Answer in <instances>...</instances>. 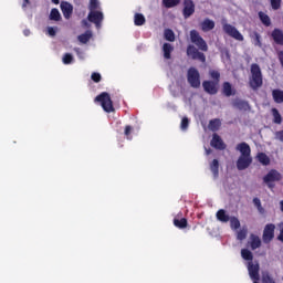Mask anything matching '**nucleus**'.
Instances as JSON below:
<instances>
[{"label": "nucleus", "mask_w": 283, "mask_h": 283, "mask_svg": "<svg viewBox=\"0 0 283 283\" xmlns=\"http://www.w3.org/2000/svg\"><path fill=\"white\" fill-rule=\"evenodd\" d=\"M216 28V22L213 20L206 19L201 22V30L203 32H209Z\"/></svg>", "instance_id": "dca6fc26"}, {"label": "nucleus", "mask_w": 283, "mask_h": 283, "mask_svg": "<svg viewBox=\"0 0 283 283\" xmlns=\"http://www.w3.org/2000/svg\"><path fill=\"white\" fill-rule=\"evenodd\" d=\"M241 256L243 260H247L248 262H253V253L248 249L241 250Z\"/></svg>", "instance_id": "5701e85b"}, {"label": "nucleus", "mask_w": 283, "mask_h": 283, "mask_svg": "<svg viewBox=\"0 0 283 283\" xmlns=\"http://www.w3.org/2000/svg\"><path fill=\"white\" fill-rule=\"evenodd\" d=\"M230 228L232 231H237V229H240V220L235 217H230Z\"/></svg>", "instance_id": "bb28decb"}, {"label": "nucleus", "mask_w": 283, "mask_h": 283, "mask_svg": "<svg viewBox=\"0 0 283 283\" xmlns=\"http://www.w3.org/2000/svg\"><path fill=\"white\" fill-rule=\"evenodd\" d=\"M164 36L166 41H176V35L174 34V31L167 29L164 33Z\"/></svg>", "instance_id": "58836bf2"}, {"label": "nucleus", "mask_w": 283, "mask_h": 283, "mask_svg": "<svg viewBox=\"0 0 283 283\" xmlns=\"http://www.w3.org/2000/svg\"><path fill=\"white\" fill-rule=\"evenodd\" d=\"M249 230L247 228H242L237 232V240H245Z\"/></svg>", "instance_id": "c9c22d12"}, {"label": "nucleus", "mask_w": 283, "mask_h": 283, "mask_svg": "<svg viewBox=\"0 0 283 283\" xmlns=\"http://www.w3.org/2000/svg\"><path fill=\"white\" fill-rule=\"evenodd\" d=\"M202 85H203L205 92H207L208 94H217L218 93V83L206 81V82H203Z\"/></svg>", "instance_id": "f8f14e48"}, {"label": "nucleus", "mask_w": 283, "mask_h": 283, "mask_svg": "<svg viewBox=\"0 0 283 283\" xmlns=\"http://www.w3.org/2000/svg\"><path fill=\"white\" fill-rule=\"evenodd\" d=\"M223 31L232 39H235V41H244V35H242V33H240L235 27L227 22L223 23Z\"/></svg>", "instance_id": "20e7f679"}, {"label": "nucleus", "mask_w": 283, "mask_h": 283, "mask_svg": "<svg viewBox=\"0 0 283 283\" xmlns=\"http://www.w3.org/2000/svg\"><path fill=\"white\" fill-rule=\"evenodd\" d=\"M25 1V3H28L29 2V0H24Z\"/></svg>", "instance_id": "052dcab7"}, {"label": "nucleus", "mask_w": 283, "mask_h": 283, "mask_svg": "<svg viewBox=\"0 0 283 283\" xmlns=\"http://www.w3.org/2000/svg\"><path fill=\"white\" fill-rule=\"evenodd\" d=\"M101 9V2L98 0H90V11H97Z\"/></svg>", "instance_id": "473e14b6"}, {"label": "nucleus", "mask_w": 283, "mask_h": 283, "mask_svg": "<svg viewBox=\"0 0 283 283\" xmlns=\"http://www.w3.org/2000/svg\"><path fill=\"white\" fill-rule=\"evenodd\" d=\"M282 180V174L280 171L272 169L268 175L263 177V182H266L268 187L273 188V182Z\"/></svg>", "instance_id": "39448f33"}, {"label": "nucleus", "mask_w": 283, "mask_h": 283, "mask_svg": "<svg viewBox=\"0 0 283 283\" xmlns=\"http://www.w3.org/2000/svg\"><path fill=\"white\" fill-rule=\"evenodd\" d=\"M275 138L276 140H281L283 143V130L276 132Z\"/></svg>", "instance_id": "de8ad7c7"}, {"label": "nucleus", "mask_w": 283, "mask_h": 283, "mask_svg": "<svg viewBox=\"0 0 283 283\" xmlns=\"http://www.w3.org/2000/svg\"><path fill=\"white\" fill-rule=\"evenodd\" d=\"M87 19L91 21V23L96 25L97 30H99L101 23H103L104 19L103 11H90Z\"/></svg>", "instance_id": "0eeeda50"}, {"label": "nucleus", "mask_w": 283, "mask_h": 283, "mask_svg": "<svg viewBox=\"0 0 283 283\" xmlns=\"http://www.w3.org/2000/svg\"><path fill=\"white\" fill-rule=\"evenodd\" d=\"M216 217H217V220H219V222H229V220H231V217H229V213H227V211L223 209L219 210Z\"/></svg>", "instance_id": "aec40b11"}, {"label": "nucleus", "mask_w": 283, "mask_h": 283, "mask_svg": "<svg viewBox=\"0 0 283 283\" xmlns=\"http://www.w3.org/2000/svg\"><path fill=\"white\" fill-rule=\"evenodd\" d=\"M233 105L234 107H237V109H247V107H249V104L247 102L240 99L235 101Z\"/></svg>", "instance_id": "4c0bfd02"}, {"label": "nucleus", "mask_w": 283, "mask_h": 283, "mask_svg": "<svg viewBox=\"0 0 283 283\" xmlns=\"http://www.w3.org/2000/svg\"><path fill=\"white\" fill-rule=\"evenodd\" d=\"M61 10L63 12L64 18L70 19V17H72V12H74V7H72V4L69 2H62Z\"/></svg>", "instance_id": "ddd939ff"}, {"label": "nucleus", "mask_w": 283, "mask_h": 283, "mask_svg": "<svg viewBox=\"0 0 283 283\" xmlns=\"http://www.w3.org/2000/svg\"><path fill=\"white\" fill-rule=\"evenodd\" d=\"M220 167V164L218 163V159H214L211 164H210V169L214 176V178H218V169Z\"/></svg>", "instance_id": "2f4dec72"}, {"label": "nucleus", "mask_w": 283, "mask_h": 283, "mask_svg": "<svg viewBox=\"0 0 283 283\" xmlns=\"http://www.w3.org/2000/svg\"><path fill=\"white\" fill-rule=\"evenodd\" d=\"M220 125H222L220 119H213L209 123V129H211V132H218L220 129Z\"/></svg>", "instance_id": "a878e982"}, {"label": "nucleus", "mask_w": 283, "mask_h": 283, "mask_svg": "<svg viewBox=\"0 0 283 283\" xmlns=\"http://www.w3.org/2000/svg\"><path fill=\"white\" fill-rule=\"evenodd\" d=\"M272 39L279 45H283V32L280 29H275L272 32Z\"/></svg>", "instance_id": "a211bd4d"}, {"label": "nucleus", "mask_w": 283, "mask_h": 283, "mask_svg": "<svg viewBox=\"0 0 283 283\" xmlns=\"http://www.w3.org/2000/svg\"><path fill=\"white\" fill-rule=\"evenodd\" d=\"M187 54L191 59L201 61L202 63H205V61H206L205 53H200V51H198V49H196V46H193V45L188 46Z\"/></svg>", "instance_id": "1a4fd4ad"}, {"label": "nucleus", "mask_w": 283, "mask_h": 283, "mask_svg": "<svg viewBox=\"0 0 283 283\" xmlns=\"http://www.w3.org/2000/svg\"><path fill=\"white\" fill-rule=\"evenodd\" d=\"M259 19L262 21L263 25H271V18L266 15L264 12H259Z\"/></svg>", "instance_id": "c756f323"}, {"label": "nucleus", "mask_w": 283, "mask_h": 283, "mask_svg": "<svg viewBox=\"0 0 283 283\" xmlns=\"http://www.w3.org/2000/svg\"><path fill=\"white\" fill-rule=\"evenodd\" d=\"M187 127H189V118L184 117L181 119L180 129H182V132H185V130H187Z\"/></svg>", "instance_id": "37998d69"}, {"label": "nucleus", "mask_w": 283, "mask_h": 283, "mask_svg": "<svg viewBox=\"0 0 283 283\" xmlns=\"http://www.w3.org/2000/svg\"><path fill=\"white\" fill-rule=\"evenodd\" d=\"M237 151H240V156H251V147L247 143L238 144Z\"/></svg>", "instance_id": "4468645a"}, {"label": "nucleus", "mask_w": 283, "mask_h": 283, "mask_svg": "<svg viewBox=\"0 0 283 283\" xmlns=\"http://www.w3.org/2000/svg\"><path fill=\"white\" fill-rule=\"evenodd\" d=\"M250 86L252 87V90H258V87H262V70L258 64L251 65Z\"/></svg>", "instance_id": "f257e3e1"}, {"label": "nucleus", "mask_w": 283, "mask_h": 283, "mask_svg": "<svg viewBox=\"0 0 283 283\" xmlns=\"http://www.w3.org/2000/svg\"><path fill=\"white\" fill-rule=\"evenodd\" d=\"M196 12V4L193 0H184V17L185 19H189L191 14Z\"/></svg>", "instance_id": "9d476101"}, {"label": "nucleus", "mask_w": 283, "mask_h": 283, "mask_svg": "<svg viewBox=\"0 0 283 283\" xmlns=\"http://www.w3.org/2000/svg\"><path fill=\"white\" fill-rule=\"evenodd\" d=\"M174 224L178 229H185L187 227V219L181 218V219H174Z\"/></svg>", "instance_id": "c85d7f7f"}, {"label": "nucleus", "mask_w": 283, "mask_h": 283, "mask_svg": "<svg viewBox=\"0 0 283 283\" xmlns=\"http://www.w3.org/2000/svg\"><path fill=\"white\" fill-rule=\"evenodd\" d=\"M222 90H223V94L226 96H233V95H235V88L229 82L223 83V88Z\"/></svg>", "instance_id": "6ab92c4d"}, {"label": "nucleus", "mask_w": 283, "mask_h": 283, "mask_svg": "<svg viewBox=\"0 0 283 283\" xmlns=\"http://www.w3.org/2000/svg\"><path fill=\"white\" fill-rule=\"evenodd\" d=\"M272 96L276 103H283V91L282 90H274L272 92Z\"/></svg>", "instance_id": "393cba45"}, {"label": "nucleus", "mask_w": 283, "mask_h": 283, "mask_svg": "<svg viewBox=\"0 0 283 283\" xmlns=\"http://www.w3.org/2000/svg\"><path fill=\"white\" fill-rule=\"evenodd\" d=\"M83 23H84V25H87V21L84 20Z\"/></svg>", "instance_id": "bf43d9fd"}, {"label": "nucleus", "mask_w": 283, "mask_h": 283, "mask_svg": "<svg viewBox=\"0 0 283 283\" xmlns=\"http://www.w3.org/2000/svg\"><path fill=\"white\" fill-rule=\"evenodd\" d=\"M274 233H275V224L270 223L265 226L263 231V242H265V244H269V242L273 240Z\"/></svg>", "instance_id": "6e6552de"}, {"label": "nucleus", "mask_w": 283, "mask_h": 283, "mask_svg": "<svg viewBox=\"0 0 283 283\" xmlns=\"http://www.w3.org/2000/svg\"><path fill=\"white\" fill-rule=\"evenodd\" d=\"M56 32H59V28L56 27L46 28V34H49V36H56Z\"/></svg>", "instance_id": "ea45409f"}, {"label": "nucleus", "mask_w": 283, "mask_h": 283, "mask_svg": "<svg viewBox=\"0 0 283 283\" xmlns=\"http://www.w3.org/2000/svg\"><path fill=\"white\" fill-rule=\"evenodd\" d=\"M190 39L191 42L195 43V45H197V48H199V50H201L202 52H207V50H209V48L207 46V42L205 41V39H202V36H200V33H198V31L192 30L190 32Z\"/></svg>", "instance_id": "7ed1b4c3"}, {"label": "nucleus", "mask_w": 283, "mask_h": 283, "mask_svg": "<svg viewBox=\"0 0 283 283\" xmlns=\"http://www.w3.org/2000/svg\"><path fill=\"white\" fill-rule=\"evenodd\" d=\"M251 163H253V159L251 158V156H240L237 161V168L240 171H242L244 169H248L250 167Z\"/></svg>", "instance_id": "9b49d317"}, {"label": "nucleus", "mask_w": 283, "mask_h": 283, "mask_svg": "<svg viewBox=\"0 0 283 283\" xmlns=\"http://www.w3.org/2000/svg\"><path fill=\"white\" fill-rule=\"evenodd\" d=\"M53 3H55V6H59V0H52Z\"/></svg>", "instance_id": "13d9d810"}, {"label": "nucleus", "mask_w": 283, "mask_h": 283, "mask_svg": "<svg viewBox=\"0 0 283 283\" xmlns=\"http://www.w3.org/2000/svg\"><path fill=\"white\" fill-rule=\"evenodd\" d=\"M62 62L64 63V65H70V63H74V56L70 53H66L63 55Z\"/></svg>", "instance_id": "e433bc0d"}, {"label": "nucleus", "mask_w": 283, "mask_h": 283, "mask_svg": "<svg viewBox=\"0 0 283 283\" xmlns=\"http://www.w3.org/2000/svg\"><path fill=\"white\" fill-rule=\"evenodd\" d=\"M188 83L191 87H200V73L195 67L188 71Z\"/></svg>", "instance_id": "423d86ee"}, {"label": "nucleus", "mask_w": 283, "mask_h": 283, "mask_svg": "<svg viewBox=\"0 0 283 283\" xmlns=\"http://www.w3.org/2000/svg\"><path fill=\"white\" fill-rule=\"evenodd\" d=\"M51 21H60L61 20V12L59 9H52L50 13Z\"/></svg>", "instance_id": "72a5a7b5"}, {"label": "nucleus", "mask_w": 283, "mask_h": 283, "mask_svg": "<svg viewBox=\"0 0 283 283\" xmlns=\"http://www.w3.org/2000/svg\"><path fill=\"white\" fill-rule=\"evenodd\" d=\"M262 282H263V283H275V282L273 281V279L269 275V273H263Z\"/></svg>", "instance_id": "a18cd8bd"}, {"label": "nucleus", "mask_w": 283, "mask_h": 283, "mask_svg": "<svg viewBox=\"0 0 283 283\" xmlns=\"http://www.w3.org/2000/svg\"><path fill=\"white\" fill-rule=\"evenodd\" d=\"M210 76L211 78H213L214 81H217L216 83H218L220 81V72L218 71H210Z\"/></svg>", "instance_id": "c03bdc74"}, {"label": "nucleus", "mask_w": 283, "mask_h": 283, "mask_svg": "<svg viewBox=\"0 0 283 283\" xmlns=\"http://www.w3.org/2000/svg\"><path fill=\"white\" fill-rule=\"evenodd\" d=\"M211 147H214V149H224V143H222V138L214 134L211 140Z\"/></svg>", "instance_id": "f3484780"}, {"label": "nucleus", "mask_w": 283, "mask_h": 283, "mask_svg": "<svg viewBox=\"0 0 283 283\" xmlns=\"http://www.w3.org/2000/svg\"><path fill=\"white\" fill-rule=\"evenodd\" d=\"M281 232L277 237V240H280L281 242H283V222L279 224Z\"/></svg>", "instance_id": "09e8293b"}, {"label": "nucleus", "mask_w": 283, "mask_h": 283, "mask_svg": "<svg viewBox=\"0 0 283 283\" xmlns=\"http://www.w3.org/2000/svg\"><path fill=\"white\" fill-rule=\"evenodd\" d=\"M206 154H207V156H209L211 154V150L210 149H206Z\"/></svg>", "instance_id": "4d7b16f0"}, {"label": "nucleus", "mask_w": 283, "mask_h": 283, "mask_svg": "<svg viewBox=\"0 0 283 283\" xmlns=\"http://www.w3.org/2000/svg\"><path fill=\"white\" fill-rule=\"evenodd\" d=\"M92 81H94L95 83H99L101 82V73H93Z\"/></svg>", "instance_id": "49530a36"}, {"label": "nucleus", "mask_w": 283, "mask_h": 283, "mask_svg": "<svg viewBox=\"0 0 283 283\" xmlns=\"http://www.w3.org/2000/svg\"><path fill=\"white\" fill-rule=\"evenodd\" d=\"M272 115L273 122L276 123V125H280L282 123V115H280L277 108H272Z\"/></svg>", "instance_id": "7c9ffc66"}, {"label": "nucleus", "mask_w": 283, "mask_h": 283, "mask_svg": "<svg viewBox=\"0 0 283 283\" xmlns=\"http://www.w3.org/2000/svg\"><path fill=\"white\" fill-rule=\"evenodd\" d=\"M23 34H24V36H30V30H24Z\"/></svg>", "instance_id": "5fc2aeb1"}, {"label": "nucleus", "mask_w": 283, "mask_h": 283, "mask_svg": "<svg viewBox=\"0 0 283 283\" xmlns=\"http://www.w3.org/2000/svg\"><path fill=\"white\" fill-rule=\"evenodd\" d=\"M256 159L259 160V163H261V165H263L264 167L271 165V158L268 157L266 154L264 153H259L256 155Z\"/></svg>", "instance_id": "412c9836"}, {"label": "nucleus", "mask_w": 283, "mask_h": 283, "mask_svg": "<svg viewBox=\"0 0 283 283\" xmlns=\"http://www.w3.org/2000/svg\"><path fill=\"white\" fill-rule=\"evenodd\" d=\"M76 51V53H77V56H78V59H85V53H83L81 50H78V49H76L75 50Z\"/></svg>", "instance_id": "8fccbe9b"}, {"label": "nucleus", "mask_w": 283, "mask_h": 283, "mask_svg": "<svg viewBox=\"0 0 283 283\" xmlns=\"http://www.w3.org/2000/svg\"><path fill=\"white\" fill-rule=\"evenodd\" d=\"M164 59H171V53L174 52V46L170 43H165L163 45Z\"/></svg>", "instance_id": "4be33fe9"}, {"label": "nucleus", "mask_w": 283, "mask_h": 283, "mask_svg": "<svg viewBox=\"0 0 283 283\" xmlns=\"http://www.w3.org/2000/svg\"><path fill=\"white\" fill-rule=\"evenodd\" d=\"M252 39H253V44L259 46V48H262V42L260 41V34L258 33H254L252 35Z\"/></svg>", "instance_id": "a19ab883"}, {"label": "nucleus", "mask_w": 283, "mask_h": 283, "mask_svg": "<svg viewBox=\"0 0 283 283\" xmlns=\"http://www.w3.org/2000/svg\"><path fill=\"white\" fill-rule=\"evenodd\" d=\"M271 6L273 10H280L282 0H271Z\"/></svg>", "instance_id": "79ce46f5"}, {"label": "nucleus", "mask_w": 283, "mask_h": 283, "mask_svg": "<svg viewBox=\"0 0 283 283\" xmlns=\"http://www.w3.org/2000/svg\"><path fill=\"white\" fill-rule=\"evenodd\" d=\"M165 8H176L180 3V0H163Z\"/></svg>", "instance_id": "f704fd0d"}, {"label": "nucleus", "mask_w": 283, "mask_h": 283, "mask_svg": "<svg viewBox=\"0 0 283 283\" xmlns=\"http://www.w3.org/2000/svg\"><path fill=\"white\" fill-rule=\"evenodd\" d=\"M281 211L283 212V200L280 201Z\"/></svg>", "instance_id": "6e6d98bb"}, {"label": "nucleus", "mask_w": 283, "mask_h": 283, "mask_svg": "<svg viewBox=\"0 0 283 283\" xmlns=\"http://www.w3.org/2000/svg\"><path fill=\"white\" fill-rule=\"evenodd\" d=\"M95 103H101V106L103 107L104 112H113L114 111V104L112 103V97H109V94L102 93L98 96L95 97Z\"/></svg>", "instance_id": "f03ea898"}, {"label": "nucleus", "mask_w": 283, "mask_h": 283, "mask_svg": "<svg viewBox=\"0 0 283 283\" xmlns=\"http://www.w3.org/2000/svg\"><path fill=\"white\" fill-rule=\"evenodd\" d=\"M132 133V126H126L125 128V136L129 139V134Z\"/></svg>", "instance_id": "3c124183"}, {"label": "nucleus", "mask_w": 283, "mask_h": 283, "mask_svg": "<svg viewBox=\"0 0 283 283\" xmlns=\"http://www.w3.org/2000/svg\"><path fill=\"white\" fill-rule=\"evenodd\" d=\"M253 205H254V207H261L262 206V202L260 201V199H258V198H254L253 199Z\"/></svg>", "instance_id": "603ef678"}, {"label": "nucleus", "mask_w": 283, "mask_h": 283, "mask_svg": "<svg viewBox=\"0 0 283 283\" xmlns=\"http://www.w3.org/2000/svg\"><path fill=\"white\" fill-rule=\"evenodd\" d=\"M80 43H87L92 39V31H86L85 33L78 35Z\"/></svg>", "instance_id": "cd10ccee"}, {"label": "nucleus", "mask_w": 283, "mask_h": 283, "mask_svg": "<svg viewBox=\"0 0 283 283\" xmlns=\"http://www.w3.org/2000/svg\"><path fill=\"white\" fill-rule=\"evenodd\" d=\"M249 244L252 251H255V249H260V247L262 245V240H260V237L251 234Z\"/></svg>", "instance_id": "2eb2a0df"}, {"label": "nucleus", "mask_w": 283, "mask_h": 283, "mask_svg": "<svg viewBox=\"0 0 283 283\" xmlns=\"http://www.w3.org/2000/svg\"><path fill=\"white\" fill-rule=\"evenodd\" d=\"M145 15L143 13H135L134 23L135 25H145Z\"/></svg>", "instance_id": "b1692460"}, {"label": "nucleus", "mask_w": 283, "mask_h": 283, "mask_svg": "<svg viewBox=\"0 0 283 283\" xmlns=\"http://www.w3.org/2000/svg\"><path fill=\"white\" fill-rule=\"evenodd\" d=\"M258 211L261 212V213H264V208L261 206V207H256Z\"/></svg>", "instance_id": "864d4df0"}]
</instances>
